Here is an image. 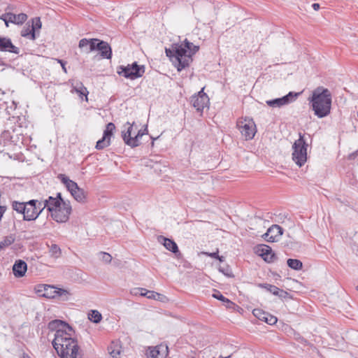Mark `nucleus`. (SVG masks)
I'll return each mask as SVG.
<instances>
[{"label": "nucleus", "instance_id": "nucleus-1", "mask_svg": "<svg viewBox=\"0 0 358 358\" xmlns=\"http://www.w3.org/2000/svg\"><path fill=\"white\" fill-rule=\"evenodd\" d=\"M199 47L185 39L182 43H173L165 49L166 55L174 64L178 71L189 66L192 56L199 51Z\"/></svg>", "mask_w": 358, "mask_h": 358}, {"label": "nucleus", "instance_id": "nucleus-2", "mask_svg": "<svg viewBox=\"0 0 358 358\" xmlns=\"http://www.w3.org/2000/svg\"><path fill=\"white\" fill-rule=\"evenodd\" d=\"M308 100L311 103L314 114L317 117L322 118L330 114L332 96L327 88L317 87L313 90L312 96Z\"/></svg>", "mask_w": 358, "mask_h": 358}, {"label": "nucleus", "instance_id": "nucleus-3", "mask_svg": "<svg viewBox=\"0 0 358 358\" xmlns=\"http://www.w3.org/2000/svg\"><path fill=\"white\" fill-rule=\"evenodd\" d=\"M46 203V208L55 221L64 223L69 220L72 210L71 206L69 201L62 199L61 193H57L56 197L49 196Z\"/></svg>", "mask_w": 358, "mask_h": 358}, {"label": "nucleus", "instance_id": "nucleus-4", "mask_svg": "<svg viewBox=\"0 0 358 358\" xmlns=\"http://www.w3.org/2000/svg\"><path fill=\"white\" fill-rule=\"evenodd\" d=\"M74 333L52 341V345L61 358H81L78 341L73 338Z\"/></svg>", "mask_w": 358, "mask_h": 358}, {"label": "nucleus", "instance_id": "nucleus-5", "mask_svg": "<svg viewBox=\"0 0 358 358\" xmlns=\"http://www.w3.org/2000/svg\"><path fill=\"white\" fill-rule=\"evenodd\" d=\"M46 206V199L44 201L32 199L27 202L17 201L12 202L13 209L18 213L23 214V220L26 221L35 220Z\"/></svg>", "mask_w": 358, "mask_h": 358}, {"label": "nucleus", "instance_id": "nucleus-6", "mask_svg": "<svg viewBox=\"0 0 358 358\" xmlns=\"http://www.w3.org/2000/svg\"><path fill=\"white\" fill-rule=\"evenodd\" d=\"M307 147L303 135L299 133V138L293 145L292 159L297 166L301 167L307 161Z\"/></svg>", "mask_w": 358, "mask_h": 358}, {"label": "nucleus", "instance_id": "nucleus-7", "mask_svg": "<svg viewBox=\"0 0 358 358\" xmlns=\"http://www.w3.org/2000/svg\"><path fill=\"white\" fill-rule=\"evenodd\" d=\"M58 178L64 183L72 196L80 203H85L86 201L87 193L83 189L78 187V184L70 180L64 174H59Z\"/></svg>", "mask_w": 358, "mask_h": 358}, {"label": "nucleus", "instance_id": "nucleus-8", "mask_svg": "<svg viewBox=\"0 0 358 358\" xmlns=\"http://www.w3.org/2000/svg\"><path fill=\"white\" fill-rule=\"evenodd\" d=\"M117 72L126 78L134 80L143 75L145 67L143 65H138L137 62H134L132 64H128L127 66H120Z\"/></svg>", "mask_w": 358, "mask_h": 358}, {"label": "nucleus", "instance_id": "nucleus-9", "mask_svg": "<svg viewBox=\"0 0 358 358\" xmlns=\"http://www.w3.org/2000/svg\"><path fill=\"white\" fill-rule=\"evenodd\" d=\"M48 327L50 331H55L53 340L57 339L58 337L61 338L70 335L74 331L69 324L60 320L50 321L48 323Z\"/></svg>", "mask_w": 358, "mask_h": 358}, {"label": "nucleus", "instance_id": "nucleus-10", "mask_svg": "<svg viewBox=\"0 0 358 358\" xmlns=\"http://www.w3.org/2000/svg\"><path fill=\"white\" fill-rule=\"evenodd\" d=\"M127 124L128 125L127 130L126 131H122V136L124 141V143L129 145L131 148H135L139 145L140 141L139 138H141L143 135H145L147 132V128L145 129L139 130L134 137L131 136V132L133 130V124H130L129 122H127Z\"/></svg>", "mask_w": 358, "mask_h": 358}, {"label": "nucleus", "instance_id": "nucleus-11", "mask_svg": "<svg viewBox=\"0 0 358 358\" xmlns=\"http://www.w3.org/2000/svg\"><path fill=\"white\" fill-rule=\"evenodd\" d=\"M237 127L245 140H251L256 133V125L252 120L244 119L238 121Z\"/></svg>", "mask_w": 358, "mask_h": 358}, {"label": "nucleus", "instance_id": "nucleus-12", "mask_svg": "<svg viewBox=\"0 0 358 358\" xmlns=\"http://www.w3.org/2000/svg\"><path fill=\"white\" fill-rule=\"evenodd\" d=\"M300 93H296L293 92H289L287 95L272 100L266 101V103L268 106L272 108L281 107L282 106L287 105L294 101L299 96Z\"/></svg>", "mask_w": 358, "mask_h": 358}, {"label": "nucleus", "instance_id": "nucleus-13", "mask_svg": "<svg viewBox=\"0 0 358 358\" xmlns=\"http://www.w3.org/2000/svg\"><path fill=\"white\" fill-rule=\"evenodd\" d=\"M115 129V126L113 122L106 124L102 138L96 142V148L97 150H102L110 145V137L113 136Z\"/></svg>", "mask_w": 358, "mask_h": 358}, {"label": "nucleus", "instance_id": "nucleus-14", "mask_svg": "<svg viewBox=\"0 0 358 358\" xmlns=\"http://www.w3.org/2000/svg\"><path fill=\"white\" fill-rule=\"evenodd\" d=\"M0 20L5 22L6 27H8L9 23L20 25L22 24L27 20V15L23 13L15 15L10 12H6L0 16Z\"/></svg>", "mask_w": 358, "mask_h": 358}, {"label": "nucleus", "instance_id": "nucleus-15", "mask_svg": "<svg viewBox=\"0 0 358 358\" xmlns=\"http://www.w3.org/2000/svg\"><path fill=\"white\" fill-rule=\"evenodd\" d=\"M203 90L204 88H202L197 95L191 97V103L198 111H202L209 103V98L203 92Z\"/></svg>", "mask_w": 358, "mask_h": 358}, {"label": "nucleus", "instance_id": "nucleus-16", "mask_svg": "<svg viewBox=\"0 0 358 358\" xmlns=\"http://www.w3.org/2000/svg\"><path fill=\"white\" fill-rule=\"evenodd\" d=\"M168 352V346L160 344L155 347H148L145 355L147 358H166Z\"/></svg>", "mask_w": 358, "mask_h": 358}, {"label": "nucleus", "instance_id": "nucleus-17", "mask_svg": "<svg viewBox=\"0 0 358 358\" xmlns=\"http://www.w3.org/2000/svg\"><path fill=\"white\" fill-rule=\"evenodd\" d=\"M283 229L278 224H273L270 227L267 231L262 236V237L270 243L276 242L279 238L282 235Z\"/></svg>", "mask_w": 358, "mask_h": 358}, {"label": "nucleus", "instance_id": "nucleus-18", "mask_svg": "<svg viewBox=\"0 0 358 358\" xmlns=\"http://www.w3.org/2000/svg\"><path fill=\"white\" fill-rule=\"evenodd\" d=\"M90 50H99L101 56L105 59H110L112 57V50L110 45L107 42L99 39L94 44L92 43Z\"/></svg>", "mask_w": 358, "mask_h": 358}, {"label": "nucleus", "instance_id": "nucleus-19", "mask_svg": "<svg viewBox=\"0 0 358 358\" xmlns=\"http://www.w3.org/2000/svg\"><path fill=\"white\" fill-rule=\"evenodd\" d=\"M252 313L257 319L264 321L270 325L275 324L278 321L276 317L271 315L259 308L254 309Z\"/></svg>", "mask_w": 358, "mask_h": 358}, {"label": "nucleus", "instance_id": "nucleus-20", "mask_svg": "<svg viewBox=\"0 0 358 358\" xmlns=\"http://www.w3.org/2000/svg\"><path fill=\"white\" fill-rule=\"evenodd\" d=\"M257 252L259 253V255L266 261V262L271 263L274 261L275 259V255L273 252L271 247L262 244L259 245L257 248Z\"/></svg>", "mask_w": 358, "mask_h": 358}, {"label": "nucleus", "instance_id": "nucleus-21", "mask_svg": "<svg viewBox=\"0 0 358 358\" xmlns=\"http://www.w3.org/2000/svg\"><path fill=\"white\" fill-rule=\"evenodd\" d=\"M69 294V292L65 289L57 288L54 286L48 285L44 298L54 299L57 296H66V299H67Z\"/></svg>", "mask_w": 358, "mask_h": 358}, {"label": "nucleus", "instance_id": "nucleus-22", "mask_svg": "<svg viewBox=\"0 0 358 358\" xmlns=\"http://www.w3.org/2000/svg\"><path fill=\"white\" fill-rule=\"evenodd\" d=\"M0 51L17 55L20 53V49L12 43L10 38L6 37H0Z\"/></svg>", "mask_w": 358, "mask_h": 358}, {"label": "nucleus", "instance_id": "nucleus-23", "mask_svg": "<svg viewBox=\"0 0 358 358\" xmlns=\"http://www.w3.org/2000/svg\"><path fill=\"white\" fill-rule=\"evenodd\" d=\"M27 270V265L26 262L21 259L17 260L13 266V274L17 278L23 277Z\"/></svg>", "mask_w": 358, "mask_h": 358}, {"label": "nucleus", "instance_id": "nucleus-24", "mask_svg": "<svg viewBox=\"0 0 358 358\" xmlns=\"http://www.w3.org/2000/svg\"><path fill=\"white\" fill-rule=\"evenodd\" d=\"M157 240L160 243L163 244L166 249L169 250L173 253L176 254L177 252H179L178 247L176 242L173 240L165 238L162 236H158Z\"/></svg>", "mask_w": 358, "mask_h": 358}, {"label": "nucleus", "instance_id": "nucleus-25", "mask_svg": "<svg viewBox=\"0 0 358 358\" xmlns=\"http://www.w3.org/2000/svg\"><path fill=\"white\" fill-rule=\"evenodd\" d=\"M98 41V38H92V39H87V38H83L79 41V48L86 53H90L94 50H90L91 45L92 43H95Z\"/></svg>", "mask_w": 358, "mask_h": 358}, {"label": "nucleus", "instance_id": "nucleus-26", "mask_svg": "<svg viewBox=\"0 0 358 358\" xmlns=\"http://www.w3.org/2000/svg\"><path fill=\"white\" fill-rule=\"evenodd\" d=\"M21 36L34 41L36 38V34L34 29L29 24H27L22 29L20 33Z\"/></svg>", "mask_w": 358, "mask_h": 358}, {"label": "nucleus", "instance_id": "nucleus-27", "mask_svg": "<svg viewBox=\"0 0 358 358\" xmlns=\"http://www.w3.org/2000/svg\"><path fill=\"white\" fill-rule=\"evenodd\" d=\"M108 350L113 358H119L121 354V346L118 342H112L108 348Z\"/></svg>", "mask_w": 358, "mask_h": 358}, {"label": "nucleus", "instance_id": "nucleus-28", "mask_svg": "<svg viewBox=\"0 0 358 358\" xmlns=\"http://www.w3.org/2000/svg\"><path fill=\"white\" fill-rule=\"evenodd\" d=\"M287 264L289 267L296 271H299L303 267L302 262L296 259H288Z\"/></svg>", "mask_w": 358, "mask_h": 358}, {"label": "nucleus", "instance_id": "nucleus-29", "mask_svg": "<svg viewBox=\"0 0 358 358\" xmlns=\"http://www.w3.org/2000/svg\"><path fill=\"white\" fill-rule=\"evenodd\" d=\"M88 319L91 322L97 324L102 320V315L98 310H93L88 314Z\"/></svg>", "mask_w": 358, "mask_h": 358}, {"label": "nucleus", "instance_id": "nucleus-30", "mask_svg": "<svg viewBox=\"0 0 358 358\" xmlns=\"http://www.w3.org/2000/svg\"><path fill=\"white\" fill-rule=\"evenodd\" d=\"M49 252L50 256L54 258H58L62 254L60 248L57 244H52L50 246Z\"/></svg>", "mask_w": 358, "mask_h": 358}, {"label": "nucleus", "instance_id": "nucleus-31", "mask_svg": "<svg viewBox=\"0 0 358 358\" xmlns=\"http://www.w3.org/2000/svg\"><path fill=\"white\" fill-rule=\"evenodd\" d=\"M15 241V237L13 235H9L3 238L0 241V249H3L6 247L10 245Z\"/></svg>", "mask_w": 358, "mask_h": 358}, {"label": "nucleus", "instance_id": "nucleus-32", "mask_svg": "<svg viewBox=\"0 0 358 358\" xmlns=\"http://www.w3.org/2000/svg\"><path fill=\"white\" fill-rule=\"evenodd\" d=\"M48 286V285L45 284L37 285L34 287L35 292L38 294V296L44 297V296H45Z\"/></svg>", "mask_w": 358, "mask_h": 358}, {"label": "nucleus", "instance_id": "nucleus-33", "mask_svg": "<svg viewBox=\"0 0 358 358\" xmlns=\"http://www.w3.org/2000/svg\"><path fill=\"white\" fill-rule=\"evenodd\" d=\"M259 287L265 289L268 292L272 293L273 295L277 294L279 289V288L276 286L267 283L259 284Z\"/></svg>", "mask_w": 358, "mask_h": 358}, {"label": "nucleus", "instance_id": "nucleus-34", "mask_svg": "<svg viewBox=\"0 0 358 358\" xmlns=\"http://www.w3.org/2000/svg\"><path fill=\"white\" fill-rule=\"evenodd\" d=\"M140 295L143 296H146L148 299H157V296H158V293L154 291L146 290L145 289H140Z\"/></svg>", "mask_w": 358, "mask_h": 358}, {"label": "nucleus", "instance_id": "nucleus-35", "mask_svg": "<svg viewBox=\"0 0 358 358\" xmlns=\"http://www.w3.org/2000/svg\"><path fill=\"white\" fill-rule=\"evenodd\" d=\"M74 90L79 94L80 95H84L86 96V101H87V94L88 91L87 88L83 85V83H80L78 86L73 87Z\"/></svg>", "mask_w": 358, "mask_h": 358}, {"label": "nucleus", "instance_id": "nucleus-36", "mask_svg": "<svg viewBox=\"0 0 358 358\" xmlns=\"http://www.w3.org/2000/svg\"><path fill=\"white\" fill-rule=\"evenodd\" d=\"M32 23H31V27L34 29V31H36V34L37 31L41 29L42 23L41 21L40 17H34L32 19Z\"/></svg>", "mask_w": 358, "mask_h": 358}, {"label": "nucleus", "instance_id": "nucleus-37", "mask_svg": "<svg viewBox=\"0 0 358 358\" xmlns=\"http://www.w3.org/2000/svg\"><path fill=\"white\" fill-rule=\"evenodd\" d=\"M213 296L215 299H217L221 301L225 302L229 305H231L232 302L228 299L225 298L219 291H215V292L213 294Z\"/></svg>", "mask_w": 358, "mask_h": 358}, {"label": "nucleus", "instance_id": "nucleus-38", "mask_svg": "<svg viewBox=\"0 0 358 358\" xmlns=\"http://www.w3.org/2000/svg\"><path fill=\"white\" fill-rule=\"evenodd\" d=\"M275 296H279V298H280L282 299H287V298H289V299L291 298L289 294L287 292H286L283 289H281L280 288L278 289V294H275Z\"/></svg>", "mask_w": 358, "mask_h": 358}, {"label": "nucleus", "instance_id": "nucleus-39", "mask_svg": "<svg viewBox=\"0 0 358 358\" xmlns=\"http://www.w3.org/2000/svg\"><path fill=\"white\" fill-rule=\"evenodd\" d=\"M100 255L101 256V260L106 264L110 263L112 260L111 255L107 252H101Z\"/></svg>", "mask_w": 358, "mask_h": 358}, {"label": "nucleus", "instance_id": "nucleus-40", "mask_svg": "<svg viewBox=\"0 0 358 358\" xmlns=\"http://www.w3.org/2000/svg\"><path fill=\"white\" fill-rule=\"evenodd\" d=\"M58 63H59L62 66V70L64 71V73H67V70H66V62H64V60L62 59H55Z\"/></svg>", "mask_w": 358, "mask_h": 358}, {"label": "nucleus", "instance_id": "nucleus-41", "mask_svg": "<svg viewBox=\"0 0 358 358\" xmlns=\"http://www.w3.org/2000/svg\"><path fill=\"white\" fill-rule=\"evenodd\" d=\"M357 152H358V151H356V152H355L351 153V154L349 155L348 158H349L350 159H355V158L357 157Z\"/></svg>", "mask_w": 358, "mask_h": 358}, {"label": "nucleus", "instance_id": "nucleus-42", "mask_svg": "<svg viewBox=\"0 0 358 358\" xmlns=\"http://www.w3.org/2000/svg\"><path fill=\"white\" fill-rule=\"evenodd\" d=\"M165 298V296L159 293H158V296H157V299H155V300L158 301H163V299Z\"/></svg>", "mask_w": 358, "mask_h": 358}, {"label": "nucleus", "instance_id": "nucleus-43", "mask_svg": "<svg viewBox=\"0 0 358 358\" xmlns=\"http://www.w3.org/2000/svg\"><path fill=\"white\" fill-rule=\"evenodd\" d=\"M312 7L315 10H317L320 8V4L317 3H315L312 5Z\"/></svg>", "mask_w": 358, "mask_h": 358}, {"label": "nucleus", "instance_id": "nucleus-44", "mask_svg": "<svg viewBox=\"0 0 358 358\" xmlns=\"http://www.w3.org/2000/svg\"><path fill=\"white\" fill-rule=\"evenodd\" d=\"M217 252H213V253H210L209 255V256L212 257H214V258H217Z\"/></svg>", "mask_w": 358, "mask_h": 358}, {"label": "nucleus", "instance_id": "nucleus-45", "mask_svg": "<svg viewBox=\"0 0 358 358\" xmlns=\"http://www.w3.org/2000/svg\"><path fill=\"white\" fill-rule=\"evenodd\" d=\"M223 257H220L219 255L217 256V259H218L220 262L223 261Z\"/></svg>", "mask_w": 358, "mask_h": 358}, {"label": "nucleus", "instance_id": "nucleus-46", "mask_svg": "<svg viewBox=\"0 0 358 358\" xmlns=\"http://www.w3.org/2000/svg\"><path fill=\"white\" fill-rule=\"evenodd\" d=\"M23 358H31V357L27 354H23Z\"/></svg>", "mask_w": 358, "mask_h": 358}, {"label": "nucleus", "instance_id": "nucleus-47", "mask_svg": "<svg viewBox=\"0 0 358 358\" xmlns=\"http://www.w3.org/2000/svg\"><path fill=\"white\" fill-rule=\"evenodd\" d=\"M220 271H222V273H224L226 275L229 276V274H228L227 273H225L222 269L220 268Z\"/></svg>", "mask_w": 358, "mask_h": 358}, {"label": "nucleus", "instance_id": "nucleus-48", "mask_svg": "<svg viewBox=\"0 0 358 358\" xmlns=\"http://www.w3.org/2000/svg\"><path fill=\"white\" fill-rule=\"evenodd\" d=\"M355 45H356L357 47H358V38H357V39L356 40V41H355Z\"/></svg>", "mask_w": 358, "mask_h": 358}, {"label": "nucleus", "instance_id": "nucleus-49", "mask_svg": "<svg viewBox=\"0 0 358 358\" xmlns=\"http://www.w3.org/2000/svg\"><path fill=\"white\" fill-rule=\"evenodd\" d=\"M0 92H1V93H2V94H4V92H2L1 89H0Z\"/></svg>", "mask_w": 358, "mask_h": 358}, {"label": "nucleus", "instance_id": "nucleus-50", "mask_svg": "<svg viewBox=\"0 0 358 358\" xmlns=\"http://www.w3.org/2000/svg\"><path fill=\"white\" fill-rule=\"evenodd\" d=\"M357 290H358V286H357Z\"/></svg>", "mask_w": 358, "mask_h": 358}]
</instances>
